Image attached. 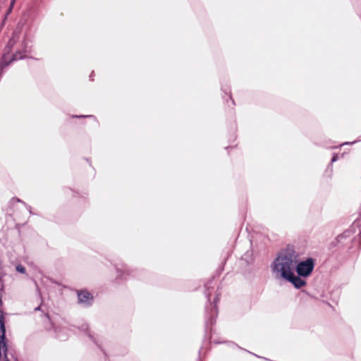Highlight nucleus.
I'll use <instances>...</instances> for the list:
<instances>
[{
	"label": "nucleus",
	"mask_w": 361,
	"mask_h": 361,
	"mask_svg": "<svg viewBox=\"0 0 361 361\" xmlns=\"http://www.w3.org/2000/svg\"><path fill=\"white\" fill-rule=\"evenodd\" d=\"M296 252L288 247L281 250L270 264L273 276L277 279H284L295 270Z\"/></svg>",
	"instance_id": "nucleus-1"
},
{
	"label": "nucleus",
	"mask_w": 361,
	"mask_h": 361,
	"mask_svg": "<svg viewBox=\"0 0 361 361\" xmlns=\"http://www.w3.org/2000/svg\"><path fill=\"white\" fill-rule=\"evenodd\" d=\"M314 267V260L309 257L303 261H300L298 253L296 252V263L295 270L298 275L301 277L309 276Z\"/></svg>",
	"instance_id": "nucleus-2"
},
{
	"label": "nucleus",
	"mask_w": 361,
	"mask_h": 361,
	"mask_svg": "<svg viewBox=\"0 0 361 361\" xmlns=\"http://www.w3.org/2000/svg\"><path fill=\"white\" fill-rule=\"evenodd\" d=\"M219 301V294H216L212 302L206 307V328L208 329L216 322V318L218 314L217 303Z\"/></svg>",
	"instance_id": "nucleus-3"
},
{
	"label": "nucleus",
	"mask_w": 361,
	"mask_h": 361,
	"mask_svg": "<svg viewBox=\"0 0 361 361\" xmlns=\"http://www.w3.org/2000/svg\"><path fill=\"white\" fill-rule=\"evenodd\" d=\"M78 303L84 307H89L92 304L93 296L87 290L78 291Z\"/></svg>",
	"instance_id": "nucleus-4"
},
{
	"label": "nucleus",
	"mask_w": 361,
	"mask_h": 361,
	"mask_svg": "<svg viewBox=\"0 0 361 361\" xmlns=\"http://www.w3.org/2000/svg\"><path fill=\"white\" fill-rule=\"evenodd\" d=\"M301 276H295L294 271L290 274L284 280L291 283L295 288H300L306 284V282L300 278Z\"/></svg>",
	"instance_id": "nucleus-5"
},
{
	"label": "nucleus",
	"mask_w": 361,
	"mask_h": 361,
	"mask_svg": "<svg viewBox=\"0 0 361 361\" xmlns=\"http://www.w3.org/2000/svg\"><path fill=\"white\" fill-rule=\"evenodd\" d=\"M116 269L118 272L120 273V277L126 278V276H129L130 274V270L126 265L122 267L121 269L116 267Z\"/></svg>",
	"instance_id": "nucleus-6"
},
{
	"label": "nucleus",
	"mask_w": 361,
	"mask_h": 361,
	"mask_svg": "<svg viewBox=\"0 0 361 361\" xmlns=\"http://www.w3.org/2000/svg\"><path fill=\"white\" fill-rule=\"evenodd\" d=\"M16 269L19 273H21V274H25V268L23 266L20 265V264L16 266Z\"/></svg>",
	"instance_id": "nucleus-7"
},
{
	"label": "nucleus",
	"mask_w": 361,
	"mask_h": 361,
	"mask_svg": "<svg viewBox=\"0 0 361 361\" xmlns=\"http://www.w3.org/2000/svg\"><path fill=\"white\" fill-rule=\"evenodd\" d=\"M205 295H206V297L208 299V301L210 302L211 301V293L209 291L208 289L206 290Z\"/></svg>",
	"instance_id": "nucleus-8"
},
{
	"label": "nucleus",
	"mask_w": 361,
	"mask_h": 361,
	"mask_svg": "<svg viewBox=\"0 0 361 361\" xmlns=\"http://www.w3.org/2000/svg\"><path fill=\"white\" fill-rule=\"evenodd\" d=\"M87 336H89V338H90V339H92V341H93L95 344H97V341L95 340V338H94V336H92V335L89 331L87 332Z\"/></svg>",
	"instance_id": "nucleus-9"
},
{
	"label": "nucleus",
	"mask_w": 361,
	"mask_h": 361,
	"mask_svg": "<svg viewBox=\"0 0 361 361\" xmlns=\"http://www.w3.org/2000/svg\"><path fill=\"white\" fill-rule=\"evenodd\" d=\"M16 0H11V5H10V7L8 8V13H10L11 11V9L13 6V4H14V2H15Z\"/></svg>",
	"instance_id": "nucleus-10"
},
{
	"label": "nucleus",
	"mask_w": 361,
	"mask_h": 361,
	"mask_svg": "<svg viewBox=\"0 0 361 361\" xmlns=\"http://www.w3.org/2000/svg\"><path fill=\"white\" fill-rule=\"evenodd\" d=\"M338 159V156L336 154L331 159V163L336 161Z\"/></svg>",
	"instance_id": "nucleus-11"
},
{
	"label": "nucleus",
	"mask_w": 361,
	"mask_h": 361,
	"mask_svg": "<svg viewBox=\"0 0 361 361\" xmlns=\"http://www.w3.org/2000/svg\"><path fill=\"white\" fill-rule=\"evenodd\" d=\"M82 330L85 331H88V325L87 324H85L82 326Z\"/></svg>",
	"instance_id": "nucleus-12"
},
{
	"label": "nucleus",
	"mask_w": 361,
	"mask_h": 361,
	"mask_svg": "<svg viewBox=\"0 0 361 361\" xmlns=\"http://www.w3.org/2000/svg\"><path fill=\"white\" fill-rule=\"evenodd\" d=\"M26 207H27V210L29 211V213H30V214H33V213L32 212V208H31V207H30V206H29V205H27V206H26Z\"/></svg>",
	"instance_id": "nucleus-13"
},
{
	"label": "nucleus",
	"mask_w": 361,
	"mask_h": 361,
	"mask_svg": "<svg viewBox=\"0 0 361 361\" xmlns=\"http://www.w3.org/2000/svg\"><path fill=\"white\" fill-rule=\"evenodd\" d=\"M57 336L60 340H65V338L59 334H58Z\"/></svg>",
	"instance_id": "nucleus-14"
},
{
	"label": "nucleus",
	"mask_w": 361,
	"mask_h": 361,
	"mask_svg": "<svg viewBox=\"0 0 361 361\" xmlns=\"http://www.w3.org/2000/svg\"><path fill=\"white\" fill-rule=\"evenodd\" d=\"M355 142H345V143L342 144V145H348V144H353V143H355Z\"/></svg>",
	"instance_id": "nucleus-15"
},
{
	"label": "nucleus",
	"mask_w": 361,
	"mask_h": 361,
	"mask_svg": "<svg viewBox=\"0 0 361 361\" xmlns=\"http://www.w3.org/2000/svg\"><path fill=\"white\" fill-rule=\"evenodd\" d=\"M85 116H87V117H91L92 116H79L78 117H79V118H81V117H85Z\"/></svg>",
	"instance_id": "nucleus-16"
},
{
	"label": "nucleus",
	"mask_w": 361,
	"mask_h": 361,
	"mask_svg": "<svg viewBox=\"0 0 361 361\" xmlns=\"http://www.w3.org/2000/svg\"><path fill=\"white\" fill-rule=\"evenodd\" d=\"M229 97H230V99H231V102H232V104H234V101L232 99V98H231V95H229Z\"/></svg>",
	"instance_id": "nucleus-17"
},
{
	"label": "nucleus",
	"mask_w": 361,
	"mask_h": 361,
	"mask_svg": "<svg viewBox=\"0 0 361 361\" xmlns=\"http://www.w3.org/2000/svg\"><path fill=\"white\" fill-rule=\"evenodd\" d=\"M39 309H40V307H36V308L35 309V311H37V310H39Z\"/></svg>",
	"instance_id": "nucleus-18"
},
{
	"label": "nucleus",
	"mask_w": 361,
	"mask_h": 361,
	"mask_svg": "<svg viewBox=\"0 0 361 361\" xmlns=\"http://www.w3.org/2000/svg\"><path fill=\"white\" fill-rule=\"evenodd\" d=\"M209 288H211V286H209V287L207 286V290H209Z\"/></svg>",
	"instance_id": "nucleus-19"
}]
</instances>
